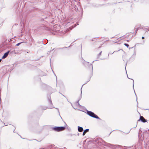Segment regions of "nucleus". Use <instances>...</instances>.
I'll return each mask as SVG.
<instances>
[{"label": "nucleus", "instance_id": "nucleus-12", "mask_svg": "<svg viewBox=\"0 0 149 149\" xmlns=\"http://www.w3.org/2000/svg\"><path fill=\"white\" fill-rule=\"evenodd\" d=\"M91 67H92V69H93V66H92V64H91Z\"/></svg>", "mask_w": 149, "mask_h": 149}, {"label": "nucleus", "instance_id": "nucleus-9", "mask_svg": "<svg viewBox=\"0 0 149 149\" xmlns=\"http://www.w3.org/2000/svg\"><path fill=\"white\" fill-rule=\"evenodd\" d=\"M101 53H102V52H100V53L99 54V55H100L101 54Z\"/></svg>", "mask_w": 149, "mask_h": 149}, {"label": "nucleus", "instance_id": "nucleus-15", "mask_svg": "<svg viewBox=\"0 0 149 149\" xmlns=\"http://www.w3.org/2000/svg\"><path fill=\"white\" fill-rule=\"evenodd\" d=\"M115 51H114L113 53H112V54H113L114 52H115Z\"/></svg>", "mask_w": 149, "mask_h": 149}, {"label": "nucleus", "instance_id": "nucleus-14", "mask_svg": "<svg viewBox=\"0 0 149 149\" xmlns=\"http://www.w3.org/2000/svg\"><path fill=\"white\" fill-rule=\"evenodd\" d=\"M1 59H0V62H1Z\"/></svg>", "mask_w": 149, "mask_h": 149}, {"label": "nucleus", "instance_id": "nucleus-13", "mask_svg": "<svg viewBox=\"0 0 149 149\" xmlns=\"http://www.w3.org/2000/svg\"><path fill=\"white\" fill-rule=\"evenodd\" d=\"M48 108H51H51H52V107H48Z\"/></svg>", "mask_w": 149, "mask_h": 149}, {"label": "nucleus", "instance_id": "nucleus-2", "mask_svg": "<svg viewBox=\"0 0 149 149\" xmlns=\"http://www.w3.org/2000/svg\"><path fill=\"white\" fill-rule=\"evenodd\" d=\"M65 129V127H54L53 129L56 131L59 132L64 130Z\"/></svg>", "mask_w": 149, "mask_h": 149}, {"label": "nucleus", "instance_id": "nucleus-5", "mask_svg": "<svg viewBox=\"0 0 149 149\" xmlns=\"http://www.w3.org/2000/svg\"><path fill=\"white\" fill-rule=\"evenodd\" d=\"M78 130L79 132H81L83 131V129L82 127H80L79 126L78 127Z\"/></svg>", "mask_w": 149, "mask_h": 149}, {"label": "nucleus", "instance_id": "nucleus-6", "mask_svg": "<svg viewBox=\"0 0 149 149\" xmlns=\"http://www.w3.org/2000/svg\"><path fill=\"white\" fill-rule=\"evenodd\" d=\"M88 131H89L88 129H86V130H85L83 132V136L84 135H85V134L86 133L88 132Z\"/></svg>", "mask_w": 149, "mask_h": 149}, {"label": "nucleus", "instance_id": "nucleus-16", "mask_svg": "<svg viewBox=\"0 0 149 149\" xmlns=\"http://www.w3.org/2000/svg\"><path fill=\"white\" fill-rule=\"evenodd\" d=\"M140 120H138V121H139Z\"/></svg>", "mask_w": 149, "mask_h": 149}, {"label": "nucleus", "instance_id": "nucleus-7", "mask_svg": "<svg viewBox=\"0 0 149 149\" xmlns=\"http://www.w3.org/2000/svg\"><path fill=\"white\" fill-rule=\"evenodd\" d=\"M124 45L126 47H129V45L125 43L124 44Z\"/></svg>", "mask_w": 149, "mask_h": 149}, {"label": "nucleus", "instance_id": "nucleus-3", "mask_svg": "<svg viewBox=\"0 0 149 149\" xmlns=\"http://www.w3.org/2000/svg\"><path fill=\"white\" fill-rule=\"evenodd\" d=\"M140 120L142 122L145 123L146 122V119L142 116H140Z\"/></svg>", "mask_w": 149, "mask_h": 149}, {"label": "nucleus", "instance_id": "nucleus-8", "mask_svg": "<svg viewBox=\"0 0 149 149\" xmlns=\"http://www.w3.org/2000/svg\"><path fill=\"white\" fill-rule=\"evenodd\" d=\"M22 42H19L16 45V46H18Z\"/></svg>", "mask_w": 149, "mask_h": 149}, {"label": "nucleus", "instance_id": "nucleus-1", "mask_svg": "<svg viewBox=\"0 0 149 149\" xmlns=\"http://www.w3.org/2000/svg\"><path fill=\"white\" fill-rule=\"evenodd\" d=\"M87 113L90 116L92 117L100 119L99 118L97 115L95 114L94 113L91 111H87Z\"/></svg>", "mask_w": 149, "mask_h": 149}, {"label": "nucleus", "instance_id": "nucleus-10", "mask_svg": "<svg viewBox=\"0 0 149 149\" xmlns=\"http://www.w3.org/2000/svg\"><path fill=\"white\" fill-rule=\"evenodd\" d=\"M49 102H50V104H52V102H51V100H50Z\"/></svg>", "mask_w": 149, "mask_h": 149}, {"label": "nucleus", "instance_id": "nucleus-11", "mask_svg": "<svg viewBox=\"0 0 149 149\" xmlns=\"http://www.w3.org/2000/svg\"><path fill=\"white\" fill-rule=\"evenodd\" d=\"M142 39H144V37L143 36L142 37Z\"/></svg>", "mask_w": 149, "mask_h": 149}, {"label": "nucleus", "instance_id": "nucleus-4", "mask_svg": "<svg viewBox=\"0 0 149 149\" xmlns=\"http://www.w3.org/2000/svg\"><path fill=\"white\" fill-rule=\"evenodd\" d=\"M9 52H7L5 53L4 55L2 56V58H6L8 55Z\"/></svg>", "mask_w": 149, "mask_h": 149}]
</instances>
